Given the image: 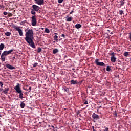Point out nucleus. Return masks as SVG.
Returning <instances> with one entry per match:
<instances>
[{"mask_svg":"<svg viewBox=\"0 0 131 131\" xmlns=\"http://www.w3.org/2000/svg\"><path fill=\"white\" fill-rule=\"evenodd\" d=\"M63 1L64 0H58V3L59 4H62V3H63Z\"/></svg>","mask_w":131,"mask_h":131,"instance_id":"c85d7f7f","label":"nucleus"},{"mask_svg":"<svg viewBox=\"0 0 131 131\" xmlns=\"http://www.w3.org/2000/svg\"><path fill=\"white\" fill-rule=\"evenodd\" d=\"M51 127H52V128H55V127L53 125H51Z\"/></svg>","mask_w":131,"mask_h":131,"instance_id":"c03bdc74","label":"nucleus"},{"mask_svg":"<svg viewBox=\"0 0 131 131\" xmlns=\"http://www.w3.org/2000/svg\"><path fill=\"white\" fill-rule=\"evenodd\" d=\"M1 54H2V51H0V56H1Z\"/></svg>","mask_w":131,"mask_h":131,"instance_id":"de8ad7c7","label":"nucleus"},{"mask_svg":"<svg viewBox=\"0 0 131 131\" xmlns=\"http://www.w3.org/2000/svg\"><path fill=\"white\" fill-rule=\"evenodd\" d=\"M20 106L22 109L24 108L25 107V103H24V101L20 102Z\"/></svg>","mask_w":131,"mask_h":131,"instance_id":"ddd939ff","label":"nucleus"},{"mask_svg":"<svg viewBox=\"0 0 131 131\" xmlns=\"http://www.w3.org/2000/svg\"><path fill=\"white\" fill-rule=\"evenodd\" d=\"M57 53H59V49L55 48L53 50V54H54V55H55V54H57Z\"/></svg>","mask_w":131,"mask_h":131,"instance_id":"4468645a","label":"nucleus"},{"mask_svg":"<svg viewBox=\"0 0 131 131\" xmlns=\"http://www.w3.org/2000/svg\"><path fill=\"white\" fill-rule=\"evenodd\" d=\"M15 59H16V57H15V56H14V57H12V60H15Z\"/></svg>","mask_w":131,"mask_h":131,"instance_id":"79ce46f5","label":"nucleus"},{"mask_svg":"<svg viewBox=\"0 0 131 131\" xmlns=\"http://www.w3.org/2000/svg\"><path fill=\"white\" fill-rule=\"evenodd\" d=\"M92 129H93V130H96L95 129V127L94 126H92Z\"/></svg>","mask_w":131,"mask_h":131,"instance_id":"a19ab883","label":"nucleus"},{"mask_svg":"<svg viewBox=\"0 0 131 131\" xmlns=\"http://www.w3.org/2000/svg\"><path fill=\"white\" fill-rule=\"evenodd\" d=\"M63 91H65L67 93H69V88L65 87L62 89Z\"/></svg>","mask_w":131,"mask_h":131,"instance_id":"a211bd4d","label":"nucleus"},{"mask_svg":"<svg viewBox=\"0 0 131 131\" xmlns=\"http://www.w3.org/2000/svg\"><path fill=\"white\" fill-rule=\"evenodd\" d=\"M111 57V61L113 63H115L116 61V57H115V53L114 52H112L110 54Z\"/></svg>","mask_w":131,"mask_h":131,"instance_id":"423d86ee","label":"nucleus"},{"mask_svg":"<svg viewBox=\"0 0 131 131\" xmlns=\"http://www.w3.org/2000/svg\"><path fill=\"white\" fill-rule=\"evenodd\" d=\"M84 105H88V104H89V102H88V101H85L84 102Z\"/></svg>","mask_w":131,"mask_h":131,"instance_id":"72a5a7b5","label":"nucleus"},{"mask_svg":"<svg viewBox=\"0 0 131 131\" xmlns=\"http://www.w3.org/2000/svg\"><path fill=\"white\" fill-rule=\"evenodd\" d=\"M4 5L0 4V9H4Z\"/></svg>","mask_w":131,"mask_h":131,"instance_id":"7c9ffc66","label":"nucleus"},{"mask_svg":"<svg viewBox=\"0 0 131 131\" xmlns=\"http://www.w3.org/2000/svg\"><path fill=\"white\" fill-rule=\"evenodd\" d=\"M45 32H46V33H50V30H49L48 28H46L45 30Z\"/></svg>","mask_w":131,"mask_h":131,"instance_id":"b1692460","label":"nucleus"},{"mask_svg":"<svg viewBox=\"0 0 131 131\" xmlns=\"http://www.w3.org/2000/svg\"><path fill=\"white\" fill-rule=\"evenodd\" d=\"M41 51H42L41 48L39 47L37 50V53H40V52H41Z\"/></svg>","mask_w":131,"mask_h":131,"instance_id":"a878e982","label":"nucleus"},{"mask_svg":"<svg viewBox=\"0 0 131 131\" xmlns=\"http://www.w3.org/2000/svg\"><path fill=\"white\" fill-rule=\"evenodd\" d=\"M111 34H113V33H111Z\"/></svg>","mask_w":131,"mask_h":131,"instance_id":"09e8293b","label":"nucleus"},{"mask_svg":"<svg viewBox=\"0 0 131 131\" xmlns=\"http://www.w3.org/2000/svg\"><path fill=\"white\" fill-rule=\"evenodd\" d=\"M1 82H2L0 81V83H1Z\"/></svg>","mask_w":131,"mask_h":131,"instance_id":"3c124183","label":"nucleus"},{"mask_svg":"<svg viewBox=\"0 0 131 131\" xmlns=\"http://www.w3.org/2000/svg\"><path fill=\"white\" fill-rule=\"evenodd\" d=\"M0 117H2V115H0Z\"/></svg>","mask_w":131,"mask_h":131,"instance_id":"8fccbe9b","label":"nucleus"},{"mask_svg":"<svg viewBox=\"0 0 131 131\" xmlns=\"http://www.w3.org/2000/svg\"><path fill=\"white\" fill-rule=\"evenodd\" d=\"M114 117H117V113L116 111H115L113 113Z\"/></svg>","mask_w":131,"mask_h":131,"instance_id":"393cba45","label":"nucleus"},{"mask_svg":"<svg viewBox=\"0 0 131 131\" xmlns=\"http://www.w3.org/2000/svg\"><path fill=\"white\" fill-rule=\"evenodd\" d=\"M10 88L7 87L4 89L2 91V94H5V95H8V92H9Z\"/></svg>","mask_w":131,"mask_h":131,"instance_id":"9b49d317","label":"nucleus"},{"mask_svg":"<svg viewBox=\"0 0 131 131\" xmlns=\"http://www.w3.org/2000/svg\"><path fill=\"white\" fill-rule=\"evenodd\" d=\"M119 13L120 15H122L123 14V10H119Z\"/></svg>","mask_w":131,"mask_h":131,"instance_id":"bb28decb","label":"nucleus"},{"mask_svg":"<svg viewBox=\"0 0 131 131\" xmlns=\"http://www.w3.org/2000/svg\"><path fill=\"white\" fill-rule=\"evenodd\" d=\"M75 28H77V29H79V28H81V25L80 24H77L75 26Z\"/></svg>","mask_w":131,"mask_h":131,"instance_id":"2eb2a0df","label":"nucleus"},{"mask_svg":"<svg viewBox=\"0 0 131 131\" xmlns=\"http://www.w3.org/2000/svg\"><path fill=\"white\" fill-rule=\"evenodd\" d=\"M54 34H55L56 35H58V33H55Z\"/></svg>","mask_w":131,"mask_h":131,"instance_id":"49530a36","label":"nucleus"},{"mask_svg":"<svg viewBox=\"0 0 131 131\" xmlns=\"http://www.w3.org/2000/svg\"><path fill=\"white\" fill-rule=\"evenodd\" d=\"M97 111H99V109H97Z\"/></svg>","mask_w":131,"mask_h":131,"instance_id":"603ef678","label":"nucleus"},{"mask_svg":"<svg viewBox=\"0 0 131 131\" xmlns=\"http://www.w3.org/2000/svg\"><path fill=\"white\" fill-rule=\"evenodd\" d=\"M4 48H5V45H4V43H1L0 44L1 51H2V50H4Z\"/></svg>","mask_w":131,"mask_h":131,"instance_id":"f3484780","label":"nucleus"},{"mask_svg":"<svg viewBox=\"0 0 131 131\" xmlns=\"http://www.w3.org/2000/svg\"><path fill=\"white\" fill-rule=\"evenodd\" d=\"M129 35V38L130 39V41H131V32L130 33L128 34Z\"/></svg>","mask_w":131,"mask_h":131,"instance_id":"c9c22d12","label":"nucleus"},{"mask_svg":"<svg viewBox=\"0 0 131 131\" xmlns=\"http://www.w3.org/2000/svg\"><path fill=\"white\" fill-rule=\"evenodd\" d=\"M67 22H71L72 21V17H69L67 16L66 17Z\"/></svg>","mask_w":131,"mask_h":131,"instance_id":"dca6fc26","label":"nucleus"},{"mask_svg":"<svg viewBox=\"0 0 131 131\" xmlns=\"http://www.w3.org/2000/svg\"><path fill=\"white\" fill-rule=\"evenodd\" d=\"M76 113L77 115H78L80 113V111L79 110H78V111H77Z\"/></svg>","mask_w":131,"mask_h":131,"instance_id":"4c0bfd02","label":"nucleus"},{"mask_svg":"<svg viewBox=\"0 0 131 131\" xmlns=\"http://www.w3.org/2000/svg\"><path fill=\"white\" fill-rule=\"evenodd\" d=\"M14 89L18 94H19V99L22 100V99H23L24 97H23V92H22V90L20 88V84L17 83V85H16L14 88Z\"/></svg>","mask_w":131,"mask_h":131,"instance_id":"20e7f679","label":"nucleus"},{"mask_svg":"<svg viewBox=\"0 0 131 131\" xmlns=\"http://www.w3.org/2000/svg\"><path fill=\"white\" fill-rule=\"evenodd\" d=\"M72 13H74V11L72 10V11L70 13V15H71V14H72Z\"/></svg>","mask_w":131,"mask_h":131,"instance_id":"ea45409f","label":"nucleus"},{"mask_svg":"<svg viewBox=\"0 0 131 131\" xmlns=\"http://www.w3.org/2000/svg\"><path fill=\"white\" fill-rule=\"evenodd\" d=\"M3 14H4L5 16H6V15H8V12H4V13H3Z\"/></svg>","mask_w":131,"mask_h":131,"instance_id":"473e14b6","label":"nucleus"},{"mask_svg":"<svg viewBox=\"0 0 131 131\" xmlns=\"http://www.w3.org/2000/svg\"><path fill=\"white\" fill-rule=\"evenodd\" d=\"M54 40H55V41L56 42H58V36H57L56 35H55L54 37H53Z\"/></svg>","mask_w":131,"mask_h":131,"instance_id":"aec40b11","label":"nucleus"},{"mask_svg":"<svg viewBox=\"0 0 131 131\" xmlns=\"http://www.w3.org/2000/svg\"><path fill=\"white\" fill-rule=\"evenodd\" d=\"M124 57H128V56H129V52H125L124 53Z\"/></svg>","mask_w":131,"mask_h":131,"instance_id":"4be33fe9","label":"nucleus"},{"mask_svg":"<svg viewBox=\"0 0 131 131\" xmlns=\"http://www.w3.org/2000/svg\"><path fill=\"white\" fill-rule=\"evenodd\" d=\"M6 68H8V69H10V70H13V69H16V68L13 67V66L10 64H7L6 65Z\"/></svg>","mask_w":131,"mask_h":131,"instance_id":"9d476101","label":"nucleus"},{"mask_svg":"<svg viewBox=\"0 0 131 131\" xmlns=\"http://www.w3.org/2000/svg\"><path fill=\"white\" fill-rule=\"evenodd\" d=\"M98 108L99 109H100L101 108H102V106H99Z\"/></svg>","mask_w":131,"mask_h":131,"instance_id":"a18cd8bd","label":"nucleus"},{"mask_svg":"<svg viewBox=\"0 0 131 131\" xmlns=\"http://www.w3.org/2000/svg\"><path fill=\"white\" fill-rule=\"evenodd\" d=\"M93 131H96V130H94Z\"/></svg>","mask_w":131,"mask_h":131,"instance_id":"864d4df0","label":"nucleus"},{"mask_svg":"<svg viewBox=\"0 0 131 131\" xmlns=\"http://www.w3.org/2000/svg\"><path fill=\"white\" fill-rule=\"evenodd\" d=\"M92 118H93V119L94 120H98L100 119V117H99V115H97L95 113H94L92 115Z\"/></svg>","mask_w":131,"mask_h":131,"instance_id":"1a4fd4ad","label":"nucleus"},{"mask_svg":"<svg viewBox=\"0 0 131 131\" xmlns=\"http://www.w3.org/2000/svg\"><path fill=\"white\" fill-rule=\"evenodd\" d=\"M11 33L10 32H7L5 33V35L6 36H10L11 35Z\"/></svg>","mask_w":131,"mask_h":131,"instance_id":"412c9836","label":"nucleus"},{"mask_svg":"<svg viewBox=\"0 0 131 131\" xmlns=\"http://www.w3.org/2000/svg\"><path fill=\"white\" fill-rule=\"evenodd\" d=\"M15 29L17 31H18L19 36H23V31H22V30L19 28V27H17L15 28Z\"/></svg>","mask_w":131,"mask_h":131,"instance_id":"6e6552de","label":"nucleus"},{"mask_svg":"<svg viewBox=\"0 0 131 131\" xmlns=\"http://www.w3.org/2000/svg\"><path fill=\"white\" fill-rule=\"evenodd\" d=\"M100 59L97 58L95 59V63L97 65V66H104L105 67L106 64L103 62H99Z\"/></svg>","mask_w":131,"mask_h":131,"instance_id":"39448f33","label":"nucleus"},{"mask_svg":"<svg viewBox=\"0 0 131 131\" xmlns=\"http://www.w3.org/2000/svg\"><path fill=\"white\" fill-rule=\"evenodd\" d=\"M104 131H109V128L108 127H106Z\"/></svg>","mask_w":131,"mask_h":131,"instance_id":"f704fd0d","label":"nucleus"},{"mask_svg":"<svg viewBox=\"0 0 131 131\" xmlns=\"http://www.w3.org/2000/svg\"><path fill=\"white\" fill-rule=\"evenodd\" d=\"M13 16V14L9 13L8 14V17H12Z\"/></svg>","mask_w":131,"mask_h":131,"instance_id":"c756f323","label":"nucleus"},{"mask_svg":"<svg viewBox=\"0 0 131 131\" xmlns=\"http://www.w3.org/2000/svg\"><path fill=\"white\" fill-rule=\"evenodd\" d=\"M13 52H14V49L4 51L1 54V56L2 62H5L6 60V56H8V55H9V54L13 53Z\"/></svg>","mask_w":131,"mask_h":131,"instance_id":"7ed1b4c3","label":"nucleus"},{"mask_svg":"<svg viewBox=\"0 0 131 131\" xmlns=\"http://www.w3.org/2000/svg\"><path fill=\"white\" fill-rule=\"evenodd\" d=\"M106 71H108V72L111 71V68H110V67L109 66H107L106 67Z\"/></svg>","mask_w":131,"mask_h":131,"instance_id":"5701e85b","label":"nucleus"},{"mask_svg":"<svg viewBox=\"0 0 131 131\" xmlns=\"http://www.w3.org/2000/svg\"><path fill=\"white\" fill-rule=\"evenodd\" d=\"M4 91V89L3 88H0V92H3Z\"/></svg>","mask_w":131,"mask_h":131,"instance_id":"58836bf2","label":"nucleus"},{"mask_svg":"<svg viewBox=\"0 0 131 131\" xmlns=\"http://www.w3.org/2000/svg\"><path fill=\"white\" fill-rule=\"evenodd\" d=\"M29 92H30L31 91V87H29Z\"/></svg>","mask_w":131,"mask_h":131,"instance_id":"37998d69","label":"nucleus"},{"mask_svg":"<svg viewBox=\"0 0 131 131\" xmlns=\"http://www.w3.org/2000/svg\"><path fill=\"white\" fill-rule=\"evenodd\" d=\"M32 8L31 9V14L33 15L31 17L32 26H36V23H37V21H36V15H35V14H36V12H38L39 10H40V8L39 6L35 4L32 6Z\"/></svg>","mask_w":131,"mask_h":131,"instance_id":"f03ea898","label":"nucleus"},{"mask_svg":"<svg viewBox=\"0 0 131 131\" xmlns=\"http://www.w3.org/2000/svg\"><path fill=\"white\" fill-rule=\"evenodd\" d=\"M71 84H77L78 82H77V80H71Z\"/></svg>","mask_w":131,"mask_h":131,"instance_id":"f8f14e48","label":"nucleus"},{"mask_svg":"<svg viewBox=\"0 0 131 131\" xmlns=\"http://www.w3.org/2000/svg\"><path fill=\"white\" fill-rule=\"evenodd\" d=\"M125 0H121L120 1V6H123V5H124V4H125Z\"/></svg>","mask_w":131,"mask_h":131,"instance_id":"6ab92c4d","label":"nucleus"},{"mask_svg":"<svg viewBox=\"0 0 131 131\" xmlns=\"http://www.w3.org/2000/svg\"><path fill=\"white\" fill-rule=\"evenodd\" d=\"M25 39L27 41V43L33 49H35V44L33 42V30L29 28H27L25 30Z\"/></svg>","mask_w":131,"mask_h":131,"instance_id":"f257e3e1","label":"nucleus"},{"mask_svg":"<svg viewBox=\"0 0 131 131\" xmlns=\"http://www.w3.org/2000/svg\"><path fill=\"white\" fill-rule=\"evenodd\" d=\"M3 85H4V83H3V82L0 83V86H1V88H3Z\"/></svg>","mask_w":131,"mask_h":131,"instance_id":"2f4dec72","label":"nucleus"},{"mask_svg":"<svg viewBox=\"0 0 131 131\" xmlns=\"http://www.w3.org/2000/svg\"><path fill=\"white\" fill-rule=\"evenodd\" d=\"M37 65H38V63L37 62L35 63L33 65V67H36V66H37Z\"/></svg>","mask_w":131,"mask_h":131,"instance_id":"cd10ccee","label":"nucleus"},{"mask_svg":"<svg viewBox=\"0 0 131 131\" xmlns=\"http://www.w3.org/2000/svg\"><path fill=\"white\" fill-rule=\"evenodd\" d=\"M35 4L38 5V6H41L45 4V0H34Z\"/></svg>","mask_w":131,"mask_h":131,"instance_id":"0eeeda50","label":"nucleus"},{"mask_svg":"<svg viewBox=\"0 0 131 131\" xmlns=\"http://www.w3.org/2000/svg\"><path fill=\"white\" fill-rule=\"evenodd\" d=\"M61 37H63V38H65V34H62L61 35Z\"/></svg>","mask_w":131,"mask_h":131,"instance_id":"e433bc0d","label":"nucleus"}]
</instances>
